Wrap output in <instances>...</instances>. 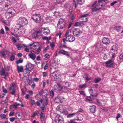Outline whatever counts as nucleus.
<instances>
[{
    "mask_svg": "<svg viewBox=\"0 0 123 123\" xmlns=\"http://www.w3.org/2000/svg\"><path fill=\"white\" fill-rule=\"evenodd\" d=\"M23 62V60L22 58H19L18 60H17L16 61V63L17 64L19 63H22Z\"/></svg>",
    "mask_w": 123,
    "mask_h": 123,
    "instance_id": "obj_26",
    "label": "nucleus"
},
{
    "mask_svg": "<svg viewBox=\"0 0 123 123\" xmlns=\"http://www.w3.org/2000/svg\"><path fill=\"white\" fill-rule=\"evenodd\" d=\"M105 63L106 64V66L107 67L109 68H114L115 67V65L113 62L112 59L108 60Z\"/></svg>",
    "mask_w": 123,
    "mask_h": 123,
    "instance_id": "obj_7",
    "label": "nucleus"
},
{
    "mask_svg": "<svg viewBox=\"0 0 123 123\" xmlns=\"http://www.w3.org/2000/svg\"><path fill=\"white\" fill-rule=\"evenodd\" d=\"M14 114V112H11L9 114V116L10 117H11L13 116Z\"/></svg>",
    "mask_w": 123,
    "mask_h": 123,
    "instance_id": "obj_52",
    "label": "nucleus"
},
{
    "mask_svg": "<svg viewBox=\"0 0 123 123\" xmlns=\"http://www.w3.org/2000/svg\"><path fill=\"white\" fill-rule=\"evenodd\" d=\"M88 90L90 95H91L92 94L93 91V90L92 89V87L90 86L89 87Z\"/></svg>",
    "mask_w": 123,
    "mask_h": 123,
    "instance_id": "obj_34",
    "label": "nucleus"
},
{
    "mask_svg": "<svg viewBox=\"0 0 123 123\" xmlns=\"http://www.w3.org/2000/svg\"><path fill=\"white\" fill-rule=\"evenodd\" d=\"M32 36L33 38L36 39H39L40 38L39 34H38L37 31H35L32 33Z\"/></svg>",
    "mask_w": 123,
    "mask_h": 123,
    "instance_id": "obj_13",
    "label": "nucleus"
},
{
    "mask_svg": "<svg viewBox=\"0 0 123 123\" xmlns=\"http://www.w3.org/2000/svg\"><path fill=\"white\" fill-rule=\"evenodd\" d=\"M0 74L1 75H3L5 73L3 69H2L0 71Z\"/></svg>",
    "mask_w": 123,
    "mask_h": 123,
    "instance_id": "obj_40",
    "label": "nucleus"
},
{
    "mask_svg": "<svg viewBox=\"0 0 123 123\" xmlns=\"http://www.w3.org/2000/svg\"><path fill=\"white\" fill-rule=\"evenodd\" d=\"M12 40L13 41L14 43H15L17 41L15 38L13 37H12Z\"/></svg>",
    "mask_w": 123,
    "mask_h": 123,
    "instance_id": "obj_61",
    "label": "nucleus"
},
{
    "mask_svg": "<svg viewBox=\"0 0 123 123\" xmlns=\"http://www.w3.org/2000/svg\"><path fill=\"white\" fill-rule=\"evenodd\" d=\"M77 120L79 121H82L83 119V115L81 114L78 113L77 116Z\"/></svg>",
    "mask_w": 123,
    "mask_h": 123,
    "instance_id": "obj_14",
    "label": "nucleus"
},
{
    "mask_svg": "<svg viewBox=\"0 0 123 123\" xmlns=\"http://www.w3.org/2000/svg\"><path fill=\"white\" fill-rule=\"evenodd\" d=\"M44 57L46 58H49L50 56L49 55V54H46L44 55Z\"/></svg>",
    "mask_w": 123,
    "mask_h": 123,
    "instance_id": "obj_59",
    "label": "nucleus"
},
{
    "mask_svg": "<svg viewBox=\"0 0 123 123\" xmlns=\"http://www.w3.org/2000/svg\"><path fill=\"white\" fill-rule=\"evenodd\" d=\"M115 29L118 32H120L121 29V27L119 26H115Z\"/></svg>",
    "mask_w": 123,
    "mask_h": 123,
    "instance_id": "obj_21",
    "label": "nucleus"
},
{
    "mask_svg": "<svg viewBox=\"0 0 123 123\" xmlns=\"http://www.w3.org/2000/svg\"><path fill=\"white\" fill-rule=\"evenodd\" d=\"M42 39L43 40H45L47 41H49V39H48V37L46 36L43 37H42Z\"/></svg>",
    "mask_w": 123,
    "mask_h": 123,
    "instance_id": "obj_58",
    "label": "nucleus"
},
{
    "mask_svg": "<svg viewBox=\"0 0 123 123\" xmlns=\"http://www.w3.org/2000/svg\"><path fill=\"white\" fill-rule=\"evenodd\" d=\"M59 110L60 109H59V111H61L60 110ZM60 112L63 114H65L66 115H67L68 114V111L64 109H63L62 110L60 111Z\"/></svg>",
    "mask_w": 123,
    "mask_h": 123,
    "instance_id": "obj_24",
    "label": "nucleus"
},
{
    "mask_svg": "<svg viewBox=\"0 0 123 123\" xmlns=\"http://www.w3.org/2000/svg\"><path fill=\"white\" fill-rule=\"evenodd\" d=\"M25 70L27 71L26 73H28L29 74L30 73L31 70L33 69L34 65L30 63H29L26 64L25 65Z\"/></svg>",
    "mask_w": 123,
    "mask_h": 123,
    "instance_id": "obj_2",
    "label": "nucleus"
},
{
    "mask_svg": "<svg viewBox=\"0 0 123 123\" xmlns=\"http://www.w3.org/2000/svg\"><path fill=\"white\" fill-rule=\"evenodd\" d=\"M78 87L79 88L82 89L86 87V85L85 84H84L83 85H80L78 86Z\"/></svg>",
    "mask_w": 123,
    "mask_h": 123,
    "instance_id": "obj_31",
    "label": "nucleus"
},
{
    "mask_svg": "<svg viewBox=\"0 0 123 123\" xmlns=\"http://www.w3.org/2000/svg\"><path fill=\"white\" fill-rule=\"evenodd\" d=\"M43 93L45 95H47V93L48 92V91L46 90H44V91H43Z\"/></svg>",
    "mask_w": 123,
    "mask_h": 123,
    "instance_id": "obj_63",
    "label": "nucleus"
},
{
    "mask_svg": "<svg viewBox=\"0 0 123 123\" xmlns=\"http://www.w3.org/2000/svg\"><path fill=\"white\" fill-rule=\"evenodd\" d=\"M82 33L81 31L79 29H74L73 31V33L75 36L78 37L80 36Z\"/></svg>",
    "mask_w": 123,
    "mask_h": 123,
    "instance_id": "obj_8",
    "label": "nucleus"
},
{
    "mask_svg": "<svg viewBox=\"0 0 123 123\" xmlns=\"http://www.w3.org/2000/svg\"><path fill=\"white\" fill-rule=\"evenodd\" d=\"M44 114H43L42 112H41L40 114V118H43L45 116L44 115Z\"/></svg>",
    "mask_w": 123,
    "mask_h": 123,
    "instance_id": "obj_49",
    "label": "nucleus"
},
{
    "mask_svg": "<svg viewBox=\"0 0 123 123\" xmlns=\"http://www.w3.org/2000/svg\"><path fill=\"white\" fill-rule=\"evenodd\" d=\"M43 89L41 90L39 92V94L40 96L43 93Z\"/></svg>",
    "mask_w": 123,
    "mask_h": 123,
    "instance_id": "obj_56",
    "label": "nucleus"
},
{
    "mask_svg": "<svg viewBox=\"0 0 123 123\" xmlns=\"http://www.w3.org/2000/svg\"><path fill=\"white\" fill-rule=\"evenodd\" d=\"M83 77V78L85 79L87 81H86V82L87 81L89 80H91L92 79V77H89V78L88 77V74L87 73H86L84 74Z\"/></svg>",
    "mask_w": 123,
    "mask_h": 123,
    "instance_id": "obj_15",
    "label": "nucleus"
},
{
    "mask_svg": "<svg viewBox=\"0 0 123 123\" xmlns=\"http://www.w3.org/2000/svg\"><path fill=\"white\" fill-rule=\"evenodd\" d=\"M15 58V56L14 55H11L10 57V59L11 61H14Z\"/></svg>",
    "mask_w": 123,
    "mask_h": 123,
    "instance_id": "obj_37",
    "label": "nucleus"
},
{
    "mask_svg": "<svg viewBox=\"0 0 123 123\" xmlns=\"http://www.w3.org/2000/svg\"><path fill=\"white\" fill-rule=\"evenodd\" d=\"M51 18L52 17L50 16L47 17L45 19L47 20V22H49L50 21V19H51Z\"/></svg>",
    "mask_w": 123,
    "mask_h": 123,
    "instance_id": "obj_45",
    "label": "nucleus"
},
{
    "mask_svg": "<svg viewBox=\"0 0 123 123\" xmlns=\"http://www.w3.org/2000/svg\"><path fill=\"white\" fill-rule=\"evenodd\" d=\"M63 84V86L64 87H68L69 86V83L68 82H64Z\"/></svg>",
    "mask_w": 123,
    "mask_h": 123,
    "instance_id": "obj_32",
    "label": "nucleus"
},
{
    "mask_svg": "<svg viewBox=\"0 0 123 123\" xmlns=\"http://www.w3.org/2000/svg\"><path fill=\"white\" fill-rule=\"evenodd\" d=\"M31 58L32 60H34L36 57V55H34L31 54H30L28 55Z\"/></svg>",
    "mask_w": 123,
    "mask_h": 123,
    "instance_id": "obj_27",
    "label": "nucleus"
},
{
    "mask_svg": "<svg viewBox=\"0 0 123 123\" xmlns=\"http://www.w3.org/2000/svg\"><path fill=\"white\" fill-rule=\"evenodd\" d=\"M110 50L111 52H114L117 53L118 48L117 46L115 45H113L111 47Z\"/></svg>",
    "mask_w": 123,
    "mask_h": 123,
    "instance_id": "obj_11",
    "label": "nucleus"
},
{
    "mask_svg": "<svg viewBox=\"0 0 123 123\" xmlns=\"http://www.w3.org/2000/svg\"><path fill=\"white\" fill-rule=\"evenodd\" d=\"M17 49L18 50H20L21 49V48L19 44H17L16 45Z\"/></svg>",
    "mask_w": 123,
    "mask_h": 123,
    "instance_id": "obj_50",
    "label": "nucleus"
},
{
    "mask_svg": "<svg viewBox=\"0 0 123 123\" xmlns=\"http://www.w3.org/2000/svg\"><path fill=\"white\" fill-rule=\"evenodd\" d=\"M117 1H115L111 3L110 5L111 6H113L115 4L117 3Z\"/></svg>",
    "mask_w": 123,
    "mask_h": 123,
    "instance_id": "obj_54",
    "label": "nucleus"
},
{
    "mask_svg": "<svg viewBox=\"0 0 123 123\" xmlns=\"http://www.w3.org/2000/svg\"><path fill=\"white\" fill-rule=\"evenodd\" d=\"M17 72L18 73H19L20 72H23V68L22 66H21L20 67L18 65L17 66Z\"/></svg>",
    "mask_w": 123,
    "mask_h": 123,
    "instance_id": "obj_17",
    "label": "nucleus"
},
{
    "mask_svg": "<svg viewBox=\"0 0 123 123\" xmlns=\"http://www.w3.org/2000/svg\"><path fill=\"white\" fill-rule=\"evenodd\" d=\"M58 98L61 103H62L64 101V98L63 97H58Z\"/></svg>",
    "mask_w": 123,
    "mask_h": 123,
    "instance_id": "obj_35",
    "label": "nucleus"
},
{
    "mask_svg": "<svg viewBox=\"0 0 123 123\" xmlns=\"http://www.w3.org/2000/svg\"><path fill=\"white\" fill-rule=\"evenodd\" d=\"M85 0H77L78 4L80 5H82L84 3Z\"/></svg>",
    "mask_w": 123,
    "mask_h": 123,
    "instance_id": "obj_22",
    "label": "nucleus"
},
{
    "mask_svg": "<svg viewBox=\"0 0 123 123\" xmlns=\"http://www.w3.org/2000/svg\"><path fill=\"white\" fill-rule=\"evenodd\" d=\"M76 114V113H70L67 116V117L68 118L72 117L74 116Z\"/></svg>",
    "mask_w": 123,
    "mask_h": 123,
    "instance_id": "obj_25",
    "label": "nucleus"
},
{
    "mask_svg": "<svg viewBox=\"0 0 123 123\" xmlns=\"http://www.w3.org/2000/svg\"><path fill=\"white\" fill-rule=\"evenodd\" d=\"M96 6H95L94 7L92 8V14L93 15H95V14H94L93 13V12H96L98 10H99L101 9V8L100 7L97 8Z\"/></svg>",
    "mask_w": 123,
    "mask_h": 123,
    "instance_id": "obj_19",
    "label": "nucleus"
},
{
    "mask_svg": "<svg viewBox=\"0 0 123 123\" xmlns=\"http://www.w3.org/2000/svg\"><path fill=\"white\" fill-rule=\"evenodd\" d=\"M0 33L1 34H4V31L3 29H1L0 30Z\"/></svg>",
    "mask_w": 123,
    "mask_h": 123,
    "instance_id": "obj_62",
    "label": "nucleus"
},
{
    "mask_svg": "<svg viewBox=\"0 0 123 123\" xmlns=\"http://www.w3.org/2000/svg\"><path fill=\"white\" fill-rule=\"evenodd\" d=\"M68 41L69 42H73L75 40V38L73 36L68 35Z\"/></svg>",
    "mask_w": 123,
    "mask_h": 123,
    "instance_id": "obj_20",
    "label": "nucleus"
},
{
    "mask_svg": "<svg viewBox=\"0 0 123 123\" xmlns=\"http://www.w3.org/2000/svg\"><path fill=\"white\" fill-rule=\"evenodd\" d=\"M83 111V110L81 108H79L78 109V111L76 112V114L78 112H82Z\"/></svg>",
    "mask_w": 123,
    "mask_h": 123,
    "instance_id": "obj_55",
    "label": "nucleus"
},
{
    "mask_svg": "<svg viewBox=\"0 0 123 123\" xmlns=\"http://www.w3.org/2000/svg\"><path fill=\"white\" fill-rule=\"evenodd\" d=\"M101 80V79L99 77H97L95 78L94 80V81L95 83H98Z\"/></svg>",
    "mask_w": 123,
    "mask_h": 123,
    "instance_id": "obj_28",
    "label": "nucleus"
},
{
    "mask_svg": "<svg viewBox=\"0 0 123 123\" xmlns=\"http://www.w3.org/2000/svg\"><path fill=\"white\" fill-rule=\"evenodd\" d=\"M9 75V73L8 72L6 73L4 75H3L5 76L4 77H3L2 78H4L5 80H6L7 79L6 78V77L8 76Z\"/></svg>",
    "mask_w": 123,
    "mask_h": 123,
    "instance_id": "obj_41",
    "label": "nucleus"
},
{
    "mask_svg": "<svg viewBox=\"0 0 123 123\" xmlns=\"http://www.w3.org/2000/svg\"><path fill=\"white\" fill-rule=\"evenodd\" d=\"M112 53L111 58L112 60L114 59V58L115 57V54H116V53L114 52H111Z\"/></svg>",
    "mask_w": 123,
    "mask_h": 123,
    "instance_id": "obj_44",
    "label": "nucleus"
},
{
    "mask_svg": "<svg viewBox=\"0 0 123 123\" xmlns=\"http://www.w3.org/2000/svg\"><path fill=\"white\" fill-rule=\"evenodd\" d=\"M57 71H55V72H54L52 73V74L53 77H57Z\"/></svg>",
    "mask_w": 123,
    "mask_h": 123,
    "instance_id": "obj_36",
    "label": "nucleus"
},
{
    "mask_svg": "<svg viewBox=\"0 0 123 123\" xmlns=\"http://www.w3.org/2000/svg\"><path fill=\"white\" fill-rule=\"evenodd\" d=\"M79 92L80 93V94L82 95L83 96L85 95V93L84 91H79Z\"/></svg>",
    "mask_w": 123,
    "mask_h": 123,
    "instance_id": "obj_43",
    "label": "nucleus"
},
{
    "mask_svg": "<svg viewBox=\"0 0 123 123\" xmlns=\"http://www.w3.org/2000/svg\"><path fill=\"white\" fill-rule=\"evenodd\" d=\"M31 103L32 105H33L36 104L35 100H34L31 99Z\"/></svg>",
    "mask_w": 123,
    "mask_h": 123,
    "instance_id": "obj_48",
    "label": "nucleus"
},
{
    "mask_svg": "<svg viewBox=\"0 0 123 123\" xmlns=\"http://www.w3.org/2000/svg\"><path fill=\"white\" fill-rule=\"evenodd\" d=\"M41 47L39 46V48L36 50V52L37 53V54H38L41 51Z\"/></svg>",
    "mask_w": 123,
    "mask_h": 123,
    "instance_id": "obj_46",
    "label": "nucleus"
},
{
    "mask_svg": "<svg viewBox=\"0 0 123 123\" xmlns=\"http://www.w3.org/2000/svg\"><path fill=\"white\" fill-rule=\"evenodd\" d=\"M45 102H43V100L42 99H41L39 100V101L41 102L43 106V107H40L42 111L44 110V108L45 106L46 105H47L48 104V99L46 97H45Z\"/></svg>",
    "mask_w": 123,
    "mask_h": 123,
    "instance_id": "obj_6",
    "label": "nucleus"
},
{
    "mask_svg": "<svg viewBox=\"0 0 123 123\" xmlns=\"http://www.w3.org/2000/svg\"><path fill=\"white\" fill-rule=\"evenodd\" d=\"M31 18L35 22L38 23H39L41 20V17L40 14H34L33 15Z\"/></svg>",
    "mask_w": 123,
    "mask_h": 123,
    "instance_id": "obj_1",
    "label": "nucleus"
},
{
    "mask_svg": "<svg viewBox=\"0 0 123 123\" xmlns=\"http://www.w3.org/2000/svg\"><path fill=\"white\" fill-rule=\"evenodd\" d=\"M50 94L51 95L50 98H52L53 97V96L54 94V91L53 89H52L51 91L50 92Z\"/></svg>",
    "mask_w": 123,
    "mask_h": 123,
    "instance_id": "obj_33",
    "label": "nucleus"
},
{
    "mask_svg": "<svg viewBox=\"0 0 123 123\" xmlns=\"http://www.w3.org/2000/svg\"><path fill=\"white\" fill-rule=\"evenodd\" d=\"M48 63H47L44 67V70H46L48 68Z\"/></svg>",
    "mask_w": 123,
    "mask_h": 123,
    "instance_id": "obj_60",
    "label": "nucleus"
},
{
    "mask_svg": "<svg viewBox=\"0 0 123 123\" xmlns=\"http://www.w3.org/2000/svg\"><path fill=\"white\" fill-rule=\"evenodd\" d=\"M58 53L59 54H62L68 56L70 57V54L68 52L64 50H60L59 51Z\"/></svg>",
    "mask_w": 123,
    "mask_h": 123,
    "instance_id": "obj_9",
    "label": "nucleus"
},
{
    "mask_svg": "<svg viewBox=\"0 0 123 123\" xmlns=\"http://www.w3.org/2000/svg\"><path fill=\"white\" fill-rule=\"evenodd\" d=\"M102 42L104 44L106 45L109 44L110 43L109 38L106 37H103L102 40Z\"/></svg>",
    "mask_w": 123,
    "mask_h": 123,
    "instance_id": "obj_12",
    "label": "nucleus"
},
{
    "mask_svg": "<svg viewBox=\"0 0 123 123\" xmlns=\"http://www.w3.org/2000/svg\"><path fill=\"white\" fill-rule=\"evenodd\" d=\"M96 109V106L94 105L90 106L89 108L90 111L92 113H94L95 112Z\"/></svg>",
    "mask_w": 123,
    "mask_h": 123,
    "instance_id": "obj_16",
    "label": "nucleus"
},
{
    "mask_svg": "<svg viewBox=\"0 0 123 123\" xmlns=\"http://www.w3.org/2000/svg\"><path fill=\"white\" fill-rule=\"evenodd\" d=\"M75 26H80V23L79 22H76L74 25Z\"/></svg>",
    "mask_w": 123,
    "mask_h": 123,
    "instance_id": "obj_42",
    "label": "nucleus"
},
{
    "mask_svg": "<svg viewBox=\"0 0 123 123\" xmlns=\"http://www.w3.org/2000/svg\"><path fill=\"white\" fill-rule=\"evenodd\" d=\"M37 43L35 42H33L29 44V46H31L32 45H33V47H36L37 45Z\"/></svg>",
    "mask_w": 123,
    "mask_h": 123,
    "instance_id": "obj_29",
    "label": "nucleus"
},
{
    "mask_svg": "<svg viewBox=\"0 0 123 123\" xmlns=\"http://www.w3.org/2000/svg\"><path fill=\"white\" fill-rule=\"evenodd\" d=\"M47 31H45L43 32V33L44 34H45V33L48 34L49 33H50V31L49 30V29H47Z\"/></svg>",
    "mask_w": 123,
    "mask_h": 123,
    "instance_id": "obj_57",
    "label": "nucleus"
},
{
    "mask_svg": "<svg viewBox=\"0 0 123 123\" xmlns=\"http://www.w3.org/2000/svg\"><path fill=\"white\" fill-rule=\"evenodd\" d=\"M15 119V117H12L9 118V120L10 121L12 122H13Z\"/></svg>",
    "mask_w": 123,
    "mask_h": 123,
    "instance_id": "obj_51",
    "label": "nucleus"
},
{
    "mask_svg": "<svg viewBox=\"0 0 123 123\" xmlns=\"http://www.w3.org/2000/svg\"><path fill=\"white\" fill-rule=\"evenodd\" d=\"M89 15V14H84L83 15H82L81 16L80 18H84L85 17H86L88 16Z\"/></svg>",
    "mask_w": 123,
    "mask_h": 123,
    "instance_id": "obj_47",
    "label": "nucleus"
},
{
    "mask_svg": "<svg viewBox=\"0 0 123 123\" xmlns=\"http://www.w3.org/2000/svg\"><path fill=\"white\" fill-rule=\"evenodd\" d=\"M119 58L120 60L123 59V53H122L120 54L119 56Z\"/></svg>",
    "mask_w": 123,
    "mask_h": 123,
    "instance_id": "obj_53",
    "label": "nucleus"
},
{
    "mask_svg": "<svg viewBox=\"0 0 123 123\" xmlns=\"http://www.w3.org/2000/svg\"><path fill=\"white\" fill-rule=\"evenodd\" d=\"M63 20V19L61 18L58 21L57 27L59 29H62L65 26L66 23Z\"/></svg>",
    "mask_w": 123,
    "mask_h": 123,
    "instance_id": "obj_5",
    "label": "nucleus"
},
{
    "mask_svg": "<svg viewBox=\"0 0 123 123\" xmlns=\"http://www.w3.org/2000/svg\"><path fill=\"white\" fill-rule=\"evenodd\" d=\"M0 56L2 57H3L4 58H6V54H5V52L4 51L2 50H1L0 51Z\"/></svg>",
    "mask_w": 123,
    "mask_h": 123,
    "instance_id": "obj_23",
    "label": "nucleus"
},
{
    "mask_svg": "<svg viewBox=\"0 0 123 123\" xmlns=\"http://www.w3.org/2000/svg\"><path fill=\"white\" fill-rule=\"evenodd\" d=\"M6 115L4 114H1L0 115V117L3 119H5L6 118Z\"/></svg>",
    "mask_w": 123,
    "mask_h": 123,
    "instance_id": "obj_38",
    "label": "nucleus"
},
{
    "mask_svg": "<svg viewBox=\"0 0 123 123\" xmlns=\"http://www.w3.org/2000/svg\"><path fill=\"white\" fill-rule=\"evenodd\" d=\"M93 99V97H92L90 95V96H87L86 98V99L89 101H92V99Z\"/></svg>",
    "mask_w": 123,
    "mask_h": 123,
    "instance_id": "obj_30",
    "label": "nucleus"
},
{
    "mask_svg": "<svg viewBox=\"0 0 123 123\" xmlns=\"http://www.w3.org/2000/svg\"><path fill=\"white\" fill-rule=\"evenodd\" d=\"M18 22L19 25L22 24L24 25L27 24L28 21L27 19L25 17H21L19 18L18 20Z\"/></svg>",
    "mask_w": 123,
    "mask_h": 123,
    "instance_id": "obj_3",
    "label": "nucleus"
},
{
    "mask_svg": "<svg viewBox=\"0 0 123 123\" xmlns=\"http://www.w3.org/2000/svg\"><path fill=\"white\" fill-rule=\"evenodd\" d=\"M55 122L57 123H64L63 118L62 116L57 114L55 117Z\"/></svg>",
    "mask_w": 123,
    "mask_h": 123,
    "instance_id": "obj_4",
    "label": "nucleus"
},
{
    "mask_svg": "<svg viewBox=\"0 0 123 123\" xmlns=\"http://www.w3.org/2000/svg\"><path fill=\"white\" fill-rule=\"evenodd\" d=\"M40 57L39 56H38L37 57L36 60L38 61H39L41 59Z\"/></svg>",
    "mask_w": 123,
    "mask_h": 123,
    "instance_id": "obj_64",
    "label": "nucleus"
},
{
    "mask_svg": "<svg viewBox=\"0 0 123 123\" xmlns=\"http://www.w3.org/2000/svg\"><path fill=\"white\" fill-rule=\"evenodd\" d=\"M103 1H104L105 3H106L108 2L107 0H98V3L95 6L97 7L99 6L100 5L99 4L102 3Z\"/></svg>",
    "mask_w": 123,
    "mask_h": 123,
    "instance_id": "obj_18",
    "label": "nucleus"
},
{
    "mask_svg": "<svg viewBox=\"0 0 123 123\" xmlns=\"http://www.w3.org/2000/svg\"><path fill=\"white\" fill-rule=\"evenodd\" d=\"M15 84L14 83H12L9 88L10 90H12V92H11L12 95H14L15 92Z\"/></svg>",
    "mask_w": 123,
    "mask_h": 123,
    "instance_id": "obj_10",
    "label": "nucleus"
},
{
    "mask_svg": "<svg viewBox=\"0 0 123 123\" xmlns=\"http://www.w3.org/2000/svg\"><path fill=\"white\" fill-rule=\"evenodd\" d=\"M38 112L37 110L34 112L33 113V115L32 116V117H34L36 116L38 113Z\"/></svg>",
    "mask_w": 123,
    "mask_h": 123,
    "instance_id": "obj_39",
    "label": "nucleus"
}]
</instances>
